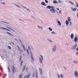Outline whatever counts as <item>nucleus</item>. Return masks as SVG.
I'll return each instance as SVG.
<instances>
[{"instance_id": "f257e3e1", "label": "nucleus", "mask_w": 78, "mask_h": 78, "mask_svg": "<svg viewBox=\"0 0 78 78\" xmlns=\"http://www.w3.org/2000/svg\"><path fill=\"white\" fill-rule=\"evenodd\" d=\"M47 8H48V9H51H51H49V11L51 12L52 13H53V14H55V12H56V11H55V9H54V7L53 6H51L50 5H48L47 7Z\"/></svg>"}, {"instance_id": "f03ea898", "label": "nucleus", "mask_w": 78, "mask_h": 78, "mask_svg": "<svg viewBox=\"0 0 78 78\" xmlns=\"http://www.w3.org/2000/svg\"><path fill=\"white\" fill-rule=\"evenodd\" d=\"M40 56H41V58H39L40 63V64H42V61L44 60V58H43V56H42L41 55H40Z\"/></svg>"}, {"instance_id": "7ed1b4c3", "label": "nucleus", "mask_w": 78, "mask_h": 78, "mask_svg": "<svg viewBox=\"0 0 78 78\" xmlns=\"http://www.w3.org/2000/svg\"><path fill=\"white\" fill-rule=\"evenodd\" d=\"M56 45H55L52 49V52H55L56 51Z\"/></svg>"}, {"instance_id": "20e7f679", "label": "nucleus", "mask_w": 78, "mask_h": 78, "mask_svg": "<svg viewBox=\"0 0 78 78\" xmlns=\"http://www.w3.org/2000/svg\"><path fill=\"white\" fill-rule=\"evenodd\" d=\"M12 72L13 73H16V69H15V67H14V66H13V68H12Z\"/></svg>"}, {"instance_id": "39448f33", "label": "nucleus", "mask_w": 78, "mask_h": 78, "mask_svg": "<svg viewBox=\"0 0 78 78\" xmlns=\"http://www.w3.org/2000/svg\"><path fill=\"white\" fill-rule=\"evenodd\" d=\"M77 45H78L77 44H76L75 45L73 46L72 48L71 49H72V50H75L76 49V48Z\"/></svg>"}, {"instance_id": "423d86ee", "label": "nucleus", "mask_w": 78, "mask_h": 78, "mask_svg": "<svg viewBox=\"0 0 78 78\" xmlns=\"http://www.w3.org/2000/svg\"><path fill=\"white\" fill-rule=\"evenodd\" d=\"M30 53L31 54V58L32 60L33 61H34V58H33V53H32L31 51H30Z\"/></svg>"}, {"instance_id": "0eeeda50", "label": "nucleus", "mask_w": 78, "mask_h": 78, "mask_svg": "<svg viewBox=\"0 0 78 78\" xmlns=\"http://www.w3.org/2000/svg\"><path fill=\"white\" fill-rule=\"evenodd\" d=\"M74 75L76 77H78V72L76 71H75Z\"/></svg>"}, {"instance_id": "6e6552de", "label": "nucleus", "mask_w": 78, "mask_h": 78, "mask_svg": "<svg viewBox=\"0 0 78 78\" xmlns=\"http://www.w3.org/2000/svg\"><path fill=\"white\" fill-rule=\"evenodd\" d=\"M0 29H2L3 30H7V31H10V30L9 29H8L3 27H0Z\"/></svg>"}, {"instance_id": "1a4fd4ad", "label": "nucleus", "mask_w": 78, "mask_h": 78, "mask_svg": "<svg viewBox=\"0 0 78 78\" xmlns=\"http://www.w3.org/2000/svg\"><path fill=\"white\" fill-rule=\"evenodd\" d=\"M74 41L75 42L77 41V42H78V37L77 38V37H75L74 39Z\"/></svg>"}, {"instance_id": "9d476101", "label": "nucleus", "mask_w": 78, "mask_h": 78, "mask_svg": "<svg viewBox=\"0 0 78 78\" xmlns=\"http://www.w3.org/2000/svg\"><path fill=\"white\" fill-rule=\"evenodd\" d=\"M39 70L40 72V75H42V69L41 68H39Z\"/></svg>"}, {"instance_id": "9b49d317", "label": "nucleus", "mask_w": 78, "mask_h": 78, "mask_svg": "<svg viewBox=\"0 0 78 78\" xmlns=\"http://www.w3.org/2000/svg\"><path fill=\"white\" fill-rule=\"evenodd\" d=\"M71 39H73V37H74V35L73 34H72L70 36Z\"/></svg>"}, {"instance_id": "f8f14e48", "label": "nucleus", "mask_w": 78, "mask_h": 78, "mask_svg": "<svg viewBox=\"0 0 78 78\" xmlns=\"http://www.w3.org/2000/svg\"><path fill=\"white\" fill-rule=\"evenodd\" d=\"M37 27H38L39 29H40L41 30H43V27L41 26H37Z\"/></svg>"}, {"instance_id": "ddd939ff", "label": "nucleus", "mask_w": 78, "mask_h": 78, "mask_svg": "<svg viewBox=\"0 0 78 78\" xmlns=\"http://www.w3.org/2000/svg\"><path fill=\"white\" fill-rule=\"evenodd\" d=\"M6 33L9 34V35L11 36H12V37H14V36H13V35L12 34H11V33L8 32H7Z\"/></svg>"}, {"instance_id": "4468645a", "label": "nucleus", "mask_w": 78, "mask_h": 78, "mask_svg": "<svg viewBox=\"0 0 78 78\" xmlns=\"http://www.w3.org/2000/svg\"><path fill=\"white\" fill-rule=\"evenodd\" d=\"M1 22H2V23H6V24H8V25L9 24V23L3 21H1Z\"/></svg>"}, {"instance_id": "2eb2a0df", "label": "nucleus", "mask_w": 78, "mask_h": 78, "mask_svg": "<svg viewBox=\"0 0 78 78\" xmlns=\"http://www.w3.org/2000/svg\"><path fill=\"white\" fill-rule=\"evenodd\" d=\"M66 27H68L69 25V22L67 21V20H66Z\"/></svg>"}, {"instance_id": "dca6fc26", "label": "nucleus", "mask_w": 78, "mask_h": 78, "mask_svg": "<svg viewBox=\"0 0 78 78\" xmlns=\"http://www.w3.org/2000/svg\"><path fill=\"white\" fill-rule=\"evenodd\" d=\"M22 56H20V59H19V62H21V61H22Z\"/></svg>"}, {"instance_id": "f3484780", "label": "nucleus", "mask_w": 78, "mask_h": 78, "mask_svg": "<svg viewBox=\"0 0 78 78\" xmlns=\"http://www.w3.org/2000/svg\"><path fill=\"white\" fill-rule=\"evenodd\" d=\"M13 4H14V5H15L16 6H17V7H18V8H20V7L19 6V5H17V4L14 3H13Z\"/></svg>"}, {"instance_id": "a211bd4d", "label": "nucleus", "mask_w": 78, "mask_h": 78, "mask_svg": "<svg viewBox=\"0 0 78 78\" xmlns=\"http://www.w3.org/2000/svg\"><path fill=\"white\" fill-rule=\"evenodd\" d=\"M8 72L9 73H11V69H10V68H9V67H8Z\"/></svg>"}, {"instance_id": "6ab92c4d", "label": "nucleus", "mask_w": 78, "mask_h": 78, "mask_svg": "<svg viewBox=\"0 0 78 78\" xmlns=\"http://www.w3.org/2000/svg\"><path fill=\"white\" fill-rule=\"evenodd\" d=\"M53 3H54V4H56H56H58V2L56 1H53Z\"/></svg>"}, {"instance_id": "aec40b11", "label": "nucleus", "mask_w": 78, "mask_h": 78, "mask_svg": "<svg viewBox=\"0 0 78 78\" xmlns=\"http://www.w3.org/2000/svg\"><path fill=\"white\" fill-rule=\"evenodd\" d=\"M26 51H27V53L28 55H30V52H29V51H28V49H27Z\"/></svg>"}, {"instance_id": "412c9836", "label": "nucleus", "mask_w": 78, "mask_h": 78, "mask_svg": "<svg viewBox=\"0 0 78 78\" xmlns=\"http://www.w3.org/2000/svg\"><path fill=\"white\" fill-rule=\"evenodd\" d=\"M22 75H23V74L22 73L20 74L19 78H22Z\"/></svg>"}, {"instance_id": "4be33fe9", "label": "nucleus", "mask_w": 78, "mask_h": 78, "mask_svg": "<svg viewBox=\"0 0 78 78\" xmlns=\"http://www.w3.org/2000/svg\"><path fill=\"white\" fill-rule=\"evenodd\" d=\"M58 23L60 26H61V23L59 21H58Z\"/></svg>"}, {"instance_id": "5701e85b", "label": "nucleus", "mask_w": 78, "mask_h": 78, "mask_svg": "<svg viewBox=\"0 0 78 78\" xmlns=\"http://www.w3.org/2000/svg\"><path fill=\"white\" fill-rule=\"evenodd\" d=\"M48 41H49V42H51V43H52L53 42V41H52V40H50V39H48Z\"/></svg>"}, {"instance_id": "b1692460", "label": "nucleus", "mask_w": 78, "mask_h": 78, "mask_svg": "<svg viewBox=\"0 0 78 78\" xmlns=\"http://www.w3.org/2000/svg\"><path fill=\"white\" fill-rule=\"evenodd\" d=\"M68 22H70L71 20V19L70 17H68Z\"/></svg>"}, {"instance_id": "393cba45", "label": "nucleus", "mask_w": 78, "mask_h": 78, "mask_svg": "<svg viewBox=\"0 0 78 78\" xmlns=\"http://www.w3.org/2000/svg\"><path fill=\"white\" fill-rule=\"evenodd\" d=\"M76 9H77V8H76L73 9L72 10L73 11H76Z\"/></svg>"}, {"instance_id": "a878e982", "label": "nucleus", "mask_w": 78, "mask_h": 78, "mask_svg": "<svg viewBox=\"0 0 78 78\" xmlns=\"http://www.w3.org/2000/svg\"><path fill=\"white\" fill-rule=\"evenodd\" d=\"M48 30H49L50 31H52V30H53L52 29H51V28L49 27L48 28Z\"/></svg>"}, {"instance_id": "bb28decb", "label": "nucleus", "mask_w": 78, "mask_h": 78, "mask_svg": "<svg viewBox=\"0 0 78 78\" xmlns=\"http://www.w3.org/2000/svg\"><path fill=\"white\" fill-rule=\"evenodd\" d=\"M25 66H24L23 68V72H24V71H25Z\"/></svg>"}, {"instance_id": "cd10ccee", "label": "nucleus", "mask_w": 78, "mask_h": 78, "mask_svg": "<svg viewBox=\"0 0 78 78\" xmlns=\"http://www.w3.org/2000/svg\"><path fill=\"white\" fill-rule=\"evenodd\" d=\"M41 5H42L44 6L45 5V2H42L41 3Z\"/></svg>"}, {"instance_id": "c85d7f7f", "label": "nucleus", "mask_w": 78, "mask_h": 78, "mask_svg": "<svg viewBox=\"0 0 78 78\" xmlns=\"http://www.w3.org/2000/svg\"><path fill=\"white\" fill-rule=\"evenodd\" d=\"M57 75L58 76V78H61V77H60V76H59V75L58 73H57Z\"/></svg>"}, {"instance_id": "c756f323", "label": "nucleus", "mask_w": 78, "mask_h": 78, "mask_svg": "<svg viewBox=\"0 0 78 78\" xmlns=\"http://www.w3.org/2000/svg\"><path fill=\"white\" fill-rule=\"evenodd\" d=\"M8 48H9V50H11V46H8Z\"/></svg>"}, {"instance_id": "7c9ffc66", "label": "nucleus", "mask_w": 78, "mask_h": 78, "mask_svg": "<svg viewBox=\"0 0 78 78\" xmlns=\"http://www.w3.org/2000/svg\"><path fill=\"white\" fill-rule=\"evenodd\" d=\"M69 3H70L71 4V5H74V4H73V3L71 1H69Z\"/></svg>"}, {"instance_id": "2f4dec72", "label": "nucleus", "mask_w": 78, "mask_h": 78, "mask_svg": "<svg viewBox=\"0 0 78 78\" xmlns=\"http://www.w3.org/2000/svg\"><path fill=\"white\" fill-rule=\"evenodd\" d=\"M73 62L74 63H75L76 64H78V61L76 62V61H74Z\"/></svg>"}, {"instance_id": "473e14b6", "label": "nucleus", "mask_w": 78, "mask_h": 78, "mask_svg": "<svg viewBox=\"0 0 78 78\" xmlns=\"http://www.w3.org/2000/svg\"><path fill=\"white\" fill-rule=\"evenodd\" d=\"M30 73H29L28 75L27 76V78H28L30 77Z\"/></svg>"}, {"instance_id": "72a5a7b5", "label": "nucleus", "mask_w": 78, "mask_h": 78, "mask_svg": "<svg viewBox=\"0 0 78 78\" xmlns=\"http://www.w3.org/2000/svg\"><path fill=\"white\" fill-rule=\"evenodd\" d=\"M23 61H22L21 62V64L20 65V66H22V64H23Z\"/></svg>"}, {"instance_id": "f704fd0d", "label": "nucleus", "mask_w": 78, "mask_h": 78, "mask_svg": "<svg viewBox=\"0 0 78 78\" xmlns=\"http://www.w3.org/2000/svg\"><path fill=\"white\" fill-rule=\"evenodd\" d=\"M10 30H11V31H13V32H15V30H14L12 29L11 28Z\"/></svg>"}, {"instance_id": "c9c22d12", "label": "nucleus", "mask_w": 78, "mask_h": 78, "mask_svg": "<svg viewBox=\"0 0 78 78\" xmlns=\"http://www.w3.org/2000/svg\"><path fill=\"white\" fill-rule=\"evenodd\" d=\"M45 2L46 3H48V1L47 0H45Z\"/></svg>"}, {"instance_id": "e433bc0d", "label": "nucleus", "mask_w": 78, "mask_h": 78, "mask_svg": "<svg viewBox=\"0 0 78 78\" xmlns=\"http://www.w3.org/2000/svg\"><path fill=\"white\" fill-rule=\"evenodd\" d=\"M28 48L30 51H31V48L29 46H28Z\"/></svg>"}, {"instance_id": "4c0bfd02", "label": "nucleus", "mask_w": 78, "mask_h": 78, "mask_svg": "<svg viewBox=\"0 0 78 78\" xmlns=\"http://www.w3.org/2000/svg\"><path fill=\"white\" fill-rule=\"evenodd\" d=\"M60 76L61 77V78H64V76H62V74H60Z\"/></svg>"}, {"instance_id": "58836bf2", "label": "nucleus", "mask_w": 78, "mask_h": 78, "mask_svg": "<svg viewBox=\"0 0 78 78\" xmlns=\"http://www.w3.org/2000/svg\"><path fill=\"white\" fill-rule=\"evenodd\" d=\"M58 3H61V1L60 0H59L58 1Z\"/></svg>"}, {"instance_id": "ea45409f", "label": "nucleus", "mask_w": 78, "mask_h": 78, "mask_svg": "<svg viewBox=\"0 0 78 78\" xmlns=\"http://www.w3.org/2000/svg\"><path fill=\"white\" fill-rule=\"evenodd\" d=\"M51 34H55V32H52L51 33Z\"/></svg>"}, {"instance_id": "a19ab883", "label": "nucleus", "mask_w": 78, "mask_h": 78, "mask_svg": "<svg viewBox=\"0 0 78 78\" xmlns=\"http://www.w3.org/2000/svg\"><path fill=\"white\" fill-rule=\"evenodd\" d=\"M34 76H35V74H34V73L32 75V77H34Z\"/></svg>"}, {"instance_id": "79ce46f5", "label": "nucleus", "mask_w": 78, "mask_h": 78, "mask_svg": "<svg viewBox=\"0 0 78 78\" xmlns=\"http://www.w3.org/2000/svg\"><path fill=\"white\" fill-rule=\"evenodd\" d=\"M26 9L27 10V11H29V12H31V11L29 9Z\"/></svg>"}, {"instance_id": "37998d69", "label": "nucleus", "mask_w": 78, "mask_h": 78, "mask_svg": "<svg viewBox=\"0 0 78 78\" xmlns=\"http://www.w3.org/2000/svg\"><path fill=\"white\" fill-rule=\"evenodd\" d=\"M22 47L23 48H25V46H24V45H23V44H22Z\"/></svg>"}, {"instance_id": "c03bdc74", "label": "nucleus", "mask_w": 78, "mask_h": 78, "mask_svg": "<svg viewBox=\"0 0 78 78\" xmlns=\"http://www.w3.org/2000/svg\"><path fill=\"white\" fill-rule=\"evenodd\" d=\"M6 28H8L9 30H11V28L8 27V26H6Z\"/></svg>"}, {"instance_id": "a18cd8bd", "label": "nucleus", "mask_w": 78, "mask_h": 78, "mask_svg": "<svg viewBox=\"0 0 78 78\" xmlns=\"http://www.w3.org/2000/svg\"><path fill=\"white\" fill-rule=\"evenodd\" d=\"M18 48L19 50L20 51H21V50H20V48H19V46H18Z\"/></svg>"}, {"instance_id": "49530a36", "label": "nucleus", "mask_w": 78, "mask_h": 78, "mask_svg": "<svg viewBox=\"0 0 78 78\" xmlns=\"http://www.w3.org/2000/svg\"><path fill=\"white\" fill-rule=\"evenodd\" d=\"M22 7L23 8H24L25 9H27V7H26L25 6H23Z\"/></svg>"}, {"instance_id": "de8ad7c7", "label": "nucleus", "mask_w": 78, "mask_h": 78, "mask_svg": "<svg viewBox=\"0 0 78 78\" xmlns=\"http://www.w3.org/2000/svg\"><path fill=\"white\" fill-rule=\"evenodd\" d=\"M31 17H32V18H33V19H34V20H36V19H35V18H34V17L33 16H31Z\"/></svg>"}, {"instance_id": "09e8293b", "label": "nucleus", "mask_w": 78, "mask_h": 78, "mask_svg": "<svg viewBox=\"0 0 78 78\" xmlns=\"http://www.w3.org/2000/svg\"><path fill=\"white\" fill-rule=\"evenodd\" d=\"M19 41L20 42L21 44H22V41H21V40H20V39L19 40Z\"/></svg>"}, {"instance_id": "8fccbe9b", "label": "nucleus", "mask_w": 78, "mask_h": 78, "mask_svg": "<svg viewBox=\"0 0 78 78\" xmlns=\"http://www.w3.org/2000/svg\"><path fill=\"white\" fill-rule=\"evenodd\" d=\"M10 43L11 44H13V45H14V43H13V42H11Z\"/></svg>"}, {"instance_id": "3c124183", "label": "nucleus", "mask_w": 78, "mask_h": 78, "mask_svg": "<svg viewBox=\"0 0 78 78\" xmlns=\"http://www.w3.org/2000/svg\"><path fill=\"white\" fill-rule=\"evenodd\" d=\"M15 41H17V42H18V40H17V39L15 38Z\"/></svg>"}, {"instance_id": "603ef678", "label": "nucleus", "mask_w": 78, "mask_h": 78, "mask_svg": "<svg viewBox=\"0 0 78 78\" xmlns=\"http://www.w3.org/2000/svg\"><path fill=\"white\" fill-rule=\"evenodd\" d=\"M35 73H36V75H37V72H35Z\"/></svg>"}, {"instance_id": "864d4df0", "label": "nucleus", "mask_w": 78, "mask_h": 78, "mask_svg": "<svg viewBox=\"0 0 78 78\" xmlns=\"http://www.w3.org/2000/svg\"><path fill=\"white\" fill-rule=\"evenodd\" d=\"M58 19L57 18V19H56V21L57 22H58V21H58Z\"/></svg>"}, {"instance_id": "5fc2aeb1", "label": "nucleus", "mask_w": 78, "mask_h": 78, "mask_svg": "<svg viewBox=\"0 0 78 78\" xmlns=\"http://www.w3.org/2000/svg\"><path fill=\"white\" fill-rule=\"evenodd\" d=\"M70 25H72V22H70Z\"/></svg>"}, {"instance_id": "6e6d98bb", "label": "nucleus", "mask_w": 78, "mask_h": 78, "mask_svg": "<svg viewBox=\"0 0 78 78\" xmlns=\"http://www.w3.org/2000/svg\"><path fill=\"white\" fill-rule=\"evenodd\" d=\"M63 68H64V69H65V70H66L67 69V68H66L64 67Z\"/></svg>"}, {"instance_id": "4d7b16f0", "label": "nucleus", "mask_w": 78, "mask_h": 78, "mask_svg": "<svg viewBox=\"0 0 78 78\" xmlns=\"http://www.w3.org/2000/svg\"><path fill=\"white\" fill-rule=\"evenodd\" d=\"M25 70H26V71H27V70H28V68H26Z\"/></svg>"}, {"instance_id": "13d9d810", "label": "nucleus", "mask_w": 78, "mask_h": 78, "mask_svg": "<svg viewBox=\"0 0 78 78\" xmlns=\"http://www.w3.org/2000/svg\"><path fill=\"white\" fill-rule=\"evenodd\" d=\"M24 50V51H26V49H25V48H23Z\"/></svg>"}, {"instance_id": "bf43d9fd", "label": "nucleus", "mask_w": 78, "mask_h": 78, "mask_svg": "<svg viewBox=\"0 0 78 78\" xmlns=\"http://www.w3.org/2000/svg\"><path fill=\"white\" fill-rule=\"evenodd\" d=\"M76 55H77V56H78V52L76 53Z\"/></svg>"}, {"instance_id": "052dcab7", "label": "nucleus", "mask_w": 78, "mask_h": 78, "mask_svg": "<svg viewBox=\"0 0 78 78\" xmlns=\"http://www.w3.org/2000/svg\"><path fill=\"white\" fill-rule=\"evenodd\" d=\"M76 7L78 8V4H76Z\"/></svg>"}, {"instance_id": "680f3d73", "label": "nucleus", "mask_w": 78, "mask_h": 78, "mask_svg": "<svg viewBox=\"0 0 78 78\" xmlns=\"http://www.w3.org/2000/svg\"><path fill=\"white\" fill-rule=\"evenodd\" d=\"M2 4H3V5H6V4H5V2H3V3H2Z\"/></svg>"}, {"instance_id": "e2e57ef3", "label": "nucleus", "mask_w": 78, "mask_h": 78, "mask_svg": "<svg viewBox=\"0 0 78 78\" xmlns=\"http://www.w3.org/2000/svg\"><path fill=\"white\" fill-rule=\"evenodd\" d=\"M76 51H78V48H76Z\"/></svg>"}, {"instance_id": "0e129e2a", "label": "nucleus", "mask_w": 78, "mask_h": 78, "mask_svg": "<svg viewBox=\"0 0 78 78\" xmlns=\"http://www.w3.org/2000/svg\"><path fill=\"white\" fill-rule=\"evenodd\" d=\"M56 9L57 10H59V8H57Z\"/></svg>"}, {"instance_id": "69168bd1", "label": "nucleus", "mask_w": 78, "mask_h": 78, "mask_svg": "<svg viewBox=\"0 0 78 78\" xmlns=\"http://www.w3.org/2000/svg\"><path fill=\"white\" fill-rule=\"evenodd\" d=\"M47 4H46L45 5L44 4V6H47Z\"/></svg>"}, {"instance_id": "338daca9", "label": "nucleus", "mask_w": 78, "mask_h": 78, "mask_svg": "<svg viewBox=\"0 0 78 78\" xmlns=\"http://www.w3.org/2000/svg\"><path fill=\"white\" fill-rule=\"evenodd\" d=\"M37 75H36V78H38Z\"/></svg>"}, {"instance_id": "774afa93", "label": "nucleus", "mask_w": 78, "mask_h": 78, "mask_svg": "<svg viewBox=\"0 0 78 78\" xmlns=\"http://www.w3.org/2000/svg\"><path fill=\"white\" fill-rule=\"evenodd\" d=\"M59 13H60V14H61V10H60V11H59Z\"/></svg>"}]
</instances>
